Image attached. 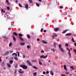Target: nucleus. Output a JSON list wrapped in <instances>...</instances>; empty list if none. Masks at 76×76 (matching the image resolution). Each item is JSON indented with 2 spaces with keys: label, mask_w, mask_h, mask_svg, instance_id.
I'll return each mask as SVG.
<instances>
[{
  "label": "nucleus",
  "mask_w": 76,
  "mask_h": 76,
  "mask_svg": "<svg viewBox=\"0 0 76 76\" xmlns=\"http://www.w3.org/2000/svg\"><path fill=\"white\" fill-rule=\"evenodd\" d=\"M20 67H22L23 69H28V67L27 66H25L24 65L22 64L20 65Z\"/></svg>",
  "instance_id": "obj_1"
},
{
  "label": "nucleus",
  "mask_w": 76,
  "mask_h": 76,
  "mask_svg": "<svg viewBox=\"0 0 76 76\" xmlns=\"http://www.w3.org/2000/svg\"><path fill=\"white\" fill-rule=\"evenodd\" d=\"M58 46L59 47V49L61 50L62 52H64V49H63L62 48H61V45L60 44Z\"/></svg>",
  "instance_id": "obj_2"
},
{
  "label": "nucleus",
  "mask_w": 76,
  "mask_h": 76,
  "mask_svg": "<svg viewBox=\"0 0 76 76\" xmlns=\"http://www.w3.org/2000/svg\"><path fill=\"white\" fill-rule=\"evenodd\" d=\"M48 56V55L46 56L45 57L44 56H42L40 57V58H44L45 59Z\"/></svg>",
  "instance_id": "obj_3"
},
{
  "label": "nucleus",
  "mask_w": 76,
  "mask_h": 76,
  "mask_svg": "<svg viewBox=\"0 0 76 76\" xmlns=\"http://www.w3.org/2000/svg\"><path fill=\"white\" fill-rule=\"evenodd\" d=\"M26 62L30 66H33V65L31 64V63L28 60H27Z\"/></svg>",
  "instance_id": "obj_4"
},
{
  "label": "nucleus",
  "mask_w": 76,
  "mask_h": 76,
  "mask_svg": "<svg viewBox=\"0 0 76 76\" xmlns=\"http://www.w3.org/2000/svg\"><path fill=\"white\" fill-rule=\"evenodd\" d=\"M13 38V39L14 41V42H16V38L14 36H13L12 37Z\"/></svg>",
  "instance_id": "obj_5"
},
{
  "label": "nucleus",
  "mask_w": 76,
  "mask_h": 76,
  "mask_svg": "<svg viewBox=\"0 0 76 76\" xmlns=\"http://www.w3.org/2000/svg\"><path fill=\"white\" fill-rule=\"evenodd\" d=\"M64 69H65L66 71H67V69H66V66L65 65H64Z\"/></svg>",
  "instance_id": "obj_6"
},
{
  "label": "nucleus",
  "mask_w": 76,
  "mask_h": 76,
  "mask_svg": "<svg viewBox=\"0 0 76 76\" xmlns=\"http://www.w3.org/2000/svg\"><path fill=\"white\" fill-rule=\"evenodd\" d=\"M72 34L71 33H67L66 34V36H72Z\"/></svg>",
  "instance_id": "obj_7"
},
{
  "label": "nucleus",
  "mask_w": 76,
  "mask_h": 76,
  "mask_svg": "<svg viewBox=\"0 0 76 76\" xmlns=\"http://www.w3.org/2000/svg\"><path fill=\"white\" fill-rule=\"evenodd\" d=\"M25 8L26 9H28V5L27 4H26Z\"/></svg>",
  "instance_id": "obj_8"
},
{
  "label": "nucleus",
  "mask_w": 76,
  "mask_h": 76,
  "mask_svg": "<svg viewBox=\"0 0 76 76\" xmlns=\"http://www.w3.org/2000/svg\"><path fill=\"white\" fill-rule=\"evenodd\" d=\"M19 39H20V40H21V41H24V40H23V39H22V37H19Z\"/></svg>",
  "instance_id": "obj_9"
},
{
  "label": "nucleus",
  "mask_w": 76,
  "mask_h": 76,
  "mask_svg": "<svg viewBox=\"0 0 76 76\" xmlns=\"http://www.w3.org/2000/svg\"><path fill=\"white\" fill-rule=\"evenodd\" d=\"M59 29L58 28H56L55 29L54 31L55 32H57L58 30Z\"/></svg>",
  "instance_id": "obj_10"
},
{
  "label": "nucleus",
  "mask_w": 76,
  "mask_h": 76,
  "mask_svg": "<svg viewBox=\"0 0 76 76\" xmlns=\"http://www.w3.org/2000/svg\"><path fill=\"white\" fill-rule=\"evenodd\" d=\"M13 34L14 35L16 36H17L18 35V34L16 32H14Z\"/></svg>",
  "instance_id": "obj_11"
},
{
  "label": "nucleus",
  "mask_w": 76,
  "mask_h": 76,
  "mask_svg": "<svg viewBox=\"0 0 76 76\" xmlns=\"http://www.w3.org/2000/svg\"><path fill=\"white\" fill-rule=\"evenodd\" d=\"M42 42L44 43V44H47V43L45 41H44V40H42Z\"/></svg>",
  "instance_id": "obj_12"
},
{
  "label": "nucleus",
  "mask_w": 76,
  "mask_h": 76,
  "mask_svg": "<svg viewBox=\"0 0 76 76\" xmlns=\"http://www.w3.org/2000/svg\"><path fill=\"white\" fill-rule=\"evenodd\" d=\"M50 74H51V75H52V76H53L54 75V74H53V72L51 71H50Z\"/></svg>",
  "instance_id": "obj_13"
},
{
  "label": "nucleus",
  "mask_w": 76,
  "mask_h": 76,
  "mask_svg": "<svg viewBox=\"0 0 76 76\" xmlns=\"http://www.w3.org/2000/svg\"><path fill=\"white\" fill-rule=\"evenodd\" d=\"M33 68L34 69H38L37 68V67H36V66H34L33 67Z\"/></svg>",
  "instance_id": "obj_14"
},
{
  "label": "nucleus",
  "mask_w": 76,
  "mask_h": 76,
  "mask_svg": "<svg viewBox=\"0 0 76 76\" xmlns=\"http://www.w3.org/2000/svg\"><path fill=\"white\" fill-rule=\"evenodd\" d=\"M70 68H71V69H72V70H74V69H75V68H74L73 66H71V67H70Z\"/></svg>",
  "instance_id": "obj_15"
},
{
  "label": "nucleus",
  "mask_w": 76,
  "mask_h": 76,
  "mask_svg": "<svg viewBox=\"0 0 76 76\" xmlns=\"http://www.w3.org/2000/svg\"><path fill=\"white\" fill-rule=\"evenodd\" d=\"M13 61H12V60H11L10 61V63L11 64H12L13 63Z\"/></svg>",
  "instance_id": "obj_16"
},
{
  "label": "nucleus",
  "mask_w": 76,
  "mask_h": 76,
  "mask_svg": "<svg viewBox=\"0 0 76 76\" xmlns=\"http://www.w3.org/2000/svg\"><path fill=\"white\" fill-rule=\"evenodd\" d=\"M25 44L24 42L23 43H20V45L22 46L24 45H25Z\"/></svg>",
  "instance_id": "obj_17"
},
{
  "label": "nucleus",
  "mask_w": 76,
  "mask_h": 76,
  "mask_svg": "<svg viewBox=\"0 0 76 76\" xmlns=\"http://www.w3.org/2000/svg\"><path fill=\"white\" fill-rule=\"evenodd\" d=\"M7 66L9 67H11V66L9 64H8V63L7 64Z\"/></svg>",
  "instance_id": "obj_18"
},
{
  "label": "nucleus",
  "mask_w": 76,
  "mask_h": 76,
  "mask_svg": "<svg viewBox=\"0 0 76 76\" xmlns=\"http://www.w3.org/2000/svg\"><path fill=\"white\" fill-rule=\"evenodd\" d=\"M68 53L69 54V58H70L71 57V54L70 53L68 52Z\"/></svg>",
  "instance_id": "obj_19"
},
{
  "label": "nucleus",
  "mask_w": 76,
  "mask_h": 76,
  "mask_svg": "<svg viewBox=\"0 0 76 76\" xmlns=\"http://www.w3.org/2000/svg\"><path fill=\"white\" fill-rule=\"evenodd\" d=\"M15 55V57H17V54H16L15 53H13V54H12V55Z\"/></svg>",
  "instance_id": "obj_20"
},
{
  "label": "nucleus",
  "mask_w": 76,
  "mask_h": 76,
  "mask_svg": "<svg viewBox=\"0 0 76 76\" xmlns=\"http://www.w3.org/2000/svg\"><path fill=\"white\" fill-rule=\"evenodd\" d=\"M27 37L28 39H30V36L29 35V34H28L27 35Z\"/></svg>",
  "instance_id": "obj_21"
},
{
  "label": "nucleus",
  "mask_w": 76,
  "mask_h": 76,
  "mask_svg": "<svg viewBox=\"0 0 76 76\" xmlns=\"http://www.w3.org/2000/svg\"><path fill=\"white\" fill-rule=\"evenodd\" d=\"M51 50L53 52H55V50H54V49H51Z\"/></svg>",
  "instance_id": "obj_22"
},
{
  "label": "nucleus",
  "mask_w": 76,
  "mask_h": 76,
  "mask_svg": "<svg viewBox=\"0 0 76 76\" xmlns=\"http://www.w3.org/2000/svg\"><path fill=\"white\" fill-rule=\"evenodd\" d=\"M74 40V39L73 38H72V41L74 42V43H75V41Z\"/></svg>",
  "instance_id": "obj_23"
},
{
  "label": "nucleus",
  "mask_w": 76,
  "mask_h": 76,
  "mask_svg": "<svg viewBox=\"0 0 76 76\" xmlns=\"http://www.w3.org/2000/svg\"><path fill=\"white\" fill-rule=\"evenodd\" d=\"M12 45V43L10 42L9 44V46L10 47Z\"/></svg>",
  "instance_id": "obj_24"
},
{
  "label": "nucleus",
  "mask_w": 76,
  "mask_h": 76,
  "mask_svg": "<svg viewBox=\"0 0 76 76\" xmlns=\"http://www.w3.org/2000/svg\"><path fill=\"white\" fill-rule=\"evenodd\" d=\"M1 11H2V12H4V13H5V12H5L4 10H3V9H2V10H1Z\"/></svg>",
  "instance_id": "obj_25"
},
{
  "label": "nucleus",
  "mask_w": 76,
  "mask_h": 76,
  "mask_svg": "<svg viewBox=\"0 0 76 76\" xmlns=\"http://www.w3.org/2000/svg\"><path fill=\"white\" fill-rule=\"evenodd\" d=\"M19 6L20 7H22V5L20 3H19Z\"/></svg>",
  "instance_id": "obj_26"
},
{
  "label": "nucleus",
  "mask_w": 76,
  "mask_h": 76,
  "mask_svg": "<svg viewBox=\"0 0 76 76\" xmlns=\"http://www.w3.org/2000/svg\"><path fill=\"white\" fill-rule=\"evenodd\" d=\"M37 6L39 7V4L37 3H36Z\"/></svg>",
  "instance_id": "obj_27"
},
{
  "label": "nucleus",
  "mask_w": 76,
  "mask_h": 76,
  "mask_svg": "<svg viewBox=\"0 0 76 76\" xmlns=\"http://www.w3.org/2000/svg\"><path fill=\"white\" fill-rule=\"evenodd\" d=\"M19 35L20 37H22V34H21V33L20 34H19Z\"/></svg>",
  "instance_id": "obj_28"
},
{
  "label": "nucleus",
  "mask_w": 76,
  "mask_h": 76,
  "mask_svg": "<svg viewBox=\"0 0 76 76\" xmlns=\"http://www.w3.org/2000/svg\"><path fill=\"white\" fill-rule=\"evenodd\" d=\"M43 31V29L42 28L40 30V31L41 32H42Z\"/></svg>",
  "instance_id": "obj_29"
},
{
  "label": "nucleus",
  "mask_w": 76,
  "mask_h": 76,
  "mask_svg": "<svg viewBox=\"0 0 76 76\" xmlns=\"http://www.w3.org/2000/svg\"><path fill=\"white\" fill-rule=\"evenodd\" d=\"M56 42H54V43H53V45H54V47H56Z\"/></svg>",
  "instance_id": "obj_30"
},
{
  "label": "nucleus",
  "mask_w": 76,
  "mask_h": 76,
  "mask_svg": "<svg viewBox=\"0 0 76 76\" xmlns=\"http://www.w3.org/2000/svg\"><path fill=\"white\" fill-rule=\"evenodd\" d=\"M73 51L75 53V54H76V49H73Z\"/></svg>",
  "instance_id": "obj_31"
},
{
  "label": "nucleus",
  "mask_w": 76,
  "mask_h": 76,
  "mask_svg": "<svg viewBox=\"0 0 76 76\" xmlns=\"http://www.w3.org/2000/svg\"><path fill=\"white\" fill-rule=\"evenodd\" d=\"M37 72H34V76H36V75H37Z\"/></svg>",
  "instance_id": "obj_32"
},
{
  "label": "nucleus",
  "mask_w": 76,
  "mask_h": 76,
  "mask_svg": "<svg viewBox=\"0 0 76 76\" xmlns=\"http://www.w3.org/2000/svg\"><path fill=\"white\" fill-rule=\"evenodd\" d=\"M17 53L18 54V57H19V56H20V53H19V52H17Z\"/></svg>",
  "instance_id": "obj_33"
},
{
  "label": "nucleus",
  "mask_w": 76,
  "mask_h": 76,
  "mask_svg": "<svg viewBox=\"0 0 76 76\" xmlns=\"http://www.w3.org/2000/svg\"><path fill=\"white\" fill-rule=\"evenodd\" d=\"M29 2H30V3H31V4L33 3V2L32 1V0H29Z\"/></svg>",
  "instance_id": "obj_34"
},
{
  "label": "nucleus",
  "mask_w": 76,
  "mask_h": 76,
  "mask_svg": "<svg viewBox=\"0 0 76 76\" xmlns=\"http://www.w3.org/2000/svg\"><path fill=\"white\" fill-rule=\"evenodd\" d=\"M17 69H16L15 70L14 74H16L17 73Z\"/></svg>",
  "instance_id": "obj_35"
},
{
  "label": "nucleus",
  "mask_w": 76,
  "mask_h": 76,
  "mask_svg": "<svg viewBox=\"0 0 76 76\" xmlns=\"http://www.w3.org/2000/svg\"><path fill=\"white\" fill-rule=\"evenodd\" d=\"M39 64L40 65H42V64L41 62V61H39Z\"/></svg>",
  "instance_id": "obj_36"
},
{
  "label": "nucleus",
  "mask_w": 76,
  "mask_h": 76,
  "mask_svg": "<svg viewBox=\"0 0 76 76\" xmlns=\"http://www.w3.org/2000/svg\"><path fill=\"white\" fill-rule=\"evenodd\" d=\"M14 59H15L16 60H18V58L17 57H15L14 58Z\"/></svg>",
  "instance_id": "obj_37"
},
{
  "label": "nucleus",
  "mask_w": 76,
  "mask_h": 76,
  "mask_svg": "<svg viewBox=\"0 0 76 76\" xmlns=\"http://www.w3.org/2000/svg\"><path fill=\"white\" fill-rule=\"evenodd\" d=\"M66 31H67V30H65L64 31V32H63V34H64V33H65V32H66Z\"/></svg>",
  "instance_id": "obj_38"
},
{
  "label": "nucleus",
  "mask_w": 76,
  "mask_h": 76,
  "mask_svg": "<svg viewBox=\"0 0 76 76\" xmlns=\"http://www.w3.org/2000/svg\"><path fill=\"white\" fill-rule=\"evenodd\" d=\"M9 53V52H6V53H5V54L7 55Z\"/></svg>",
  "instance_id": "obj_39"
},
{
  "label": "nucleus",
  "mask_w": 76,
  "mask_h": 76,
  "mask_svg": "<svg viewBox=\"0 0 76 76\" xmlns=\"http://www.w3.org/2000/svg\"><path fill=\"white\" fill-rule=\"evenodd\" d=\"M68 44H67V43H66L65 44V46L66 47H68Z\"/></svg>",
  "instance_id": "obj_40"
},
{
  "label": "nucleus",
  "mask_w": 76,
  "mask_h": 76,
  "mask_svg": "<svg viewBox=\"0 0 76 76\" xmlns=\"http://www.w3.org/2000/svg\"><path fill=\"white\" fill-rule=\"evenodd\" d=\"M18 67V64H16V66H15V68H17Z\"/></svg>",
  "instance_id": "obj_41"
},
{
  "label": "nucleus",
  "mask_w": 76,
  "mask_h": 76,
  "mask_svg": "<svg viewBox=\"0 0 76 76\" xmlns=\"http://www.w3.org/2000/svg\"><path fill=\"white\" fill-rule=\"evenodd\" d=\"M66 49L67 50H68L69 52H70V50L69 49V48H66Z\"/></svg>",
  "instance_id": "obj_42"
},
{
  "label": "nucleus",
  "mask_w": 76,
  "mask_h": 76,
  "mask_svg": "<svg viewBox=\"0 0 76 76\" xmlns=\"http://www.w3.org/2000/svg\"><path fill=\"white\" fill-rule=\"evenodd\" d=\"M7 9L8 10H10V8L9 7H7Z\"/></svg>",
  "instance_id": "obj_43"
},
{
  "label": "nucleus",
  "mask_w": 76,
  "mask_h": 76,
  "mask_svg": "<svg viewBox=\"0 0 76 76\" xmlns=\"http://www.w3.org/2000/svg\"><path fill=\"white\" fill-rule=\"evenodd\" d=\"M27 48H30V46L28 45L27 46Z\"/></svg>",
  "instance_id": "obj_44"
},
{
  "label": "nucleus",
  "mask_w": 76,
  "mask_h": 76,
  "mask_svg": "<svg viewBox=\"0 0 76 76\" xmlns=\"http://www.w3.org/2000/svg\"><path fill=\"white\" fill-rule=\"evenodd\" d=\"M3 38L4 39H5L6 38V36H3Z\"/></svg>",
  "instance_id": "obj_45"
},
{
  "label": "nucleus",
  "mask_w": 76,
  "mask_h": 76,
  "mask_svg": "<svg viewBox=\"0 0 76 76\" xmlns=\"http://www.w3.org/2000/svg\"><path fill=\"white\" fill-rule=\"evenodd\" d=\"M55 38V36L54 35L53 36L52 38L54 39Z\"/></svg>",
  "instance_id": "obj_46"
},
{
  "label": "nucleus",
  "mask_w": 76,
  "mask_h": 76,
  "mask_svg": "<svg viewBox=\"0 0 76 76\" xmlns=\"http://www.w3.org/2000/svg\"><path fill=\"white\" fill-rule=\"evenodd\" d=\"M60 8L61 9H62L63 8V6H60Z\"/></svg>",
  "instance_id": "obj_47"
},
{
  "label": "nucleus",
  "mask_w": 76,
  "mask_h": 76,
  "mask_svg": "<svg viewBox=\"0 0 76 76\" xmlns=\"http://www.w3.org/2000/svg\"><path fill=\"white\" fill-rule=\"evenodd\" d=\"M7 5H9L10 4V3L8 2H7Z\"/></svg>",
  "instance_id": "obj_48"
},
{
  "label": "nucleus",
  "mask_w": 76,
  "mask_h": 76,
  "mask_svg": "<svg viewBox=\"0 0 76 76\" xmlns=\"http://www.w3.org/2000/svg\"><path fill=\"white\" fill-rule=\"evenodd\" d=\"M46 73L45 72H43V74L44 75H45V74Z\"/></svg>",
  "instance_id": "obj_49"
},
{
  "label": "nucleus",
  "mask_w": 76,
  "mask_h": 76,
  "mask_svg": "<svg viewBox=\"0 0 76 76\" xmlns=\"http://www.w3.org/2000/svg\"><path fill=\"white\" fill-rule=\"evenodd\" d=\"M37 40L38 41H39L40 40V39L39 38H37Z\"/></svg>",
  "instance_id": "obj_50"
},
{
  "label": "nucleus",
  "mask_w": 76,
  "mask_h": 76,
  "mask_svg": "<svg viewBox=\"0 0 76 76\" xmlns=\"http://www.w3.org/2000/svg\"><path fill=\"white\" fill-rule=\"evenodd\" d=\"M46 73L47 74H49V72L48 71H47L46 72Z\"/></svg>",
  "instance_id": "obj_51"
},
{
  "label": "nucleus",
  "mask_w": 76,
  "mask_h": 76,
  "mask_svg": "<svg viewBox=\"0 0 76 76\" xmlns=\"http://www.w3.org/2000/svg\"><path fill=\"white\" fill-rule=\"evenodd\" d=\"M41 52L42 53H44V50H41Z\"/></svg>",
  "instance_id": "obj_52"
},
{
  "label": "nucleus",
  "mask_w": 76,
  "mask_h": 76,
  "mask_svg": "<svg viewBox=\"0 0 76 76\" xmlns=\"http://www.w3.org/2000/svg\"><path fill=\"white\" fill-rule=\"evenodd\" d=\"M43 32H46V30H44L43 31Z\"/></svg>",
  "instance_id": "obj_53"
},
{
  "label": "nucleus",
  "mask_w": 76,
  "mask_h": 76,
  "mask_svg": "<svg viewBox=\"0 0 76 76\" xmlns=\"http://www.w3.org/2000/svg\"><path fill=\"white\" fill-rule=\"evenodd\" d=\"M15 2H16V3H18V0H16L15 1Z\"/></svg>",
  "instance_id": "obj_54"
},
{
  "label": "nucleus",
  "mask_w": 76,
  "mask_h": 76,
  "mask_svg": "<svg viewBox=\"0 0 76 76\" xmlns=\"http://www.w3.org/2000/svg\"><path fill=\"white\" fill-rule=\"evenodd\" d=\"M19 72L20 74L22 73V72H21V71H19Z\"/></svg>",
  "instance_id": "obj_55"
},
{
  "label": "nucleus",
  "mask_w": 76,
  "mask_h": 76,
  "mask_svg": "<svg viewBox=\"0 0 76 76\" xmlns=\"http://www.w3.org/2000/svg\"><path fill=\"white\" fill-rule=\"evenodd\" d=\"M4 64V61L3 62V65H4V64Z\"/></svg>",
  "instance_id": "obj_56"
},
{
  "label": "nucleus",
  "mask_w": 76,
  "mask_h": 76,
  "mask_svg": "<svg viewBox=\"0 0 76 76\" xmlns=\"http://www.w3.org/2000/svg\"><path fill=\"white\" fill-rule=\"evenodd\" d=\"M23 57L24 58H25V55H23Z\"/></svg>",
  "instance_id": "obj_57"
},
{
  "label": "nucleus",
  "mask_w": 76,
  "mask_h": 76,
  "mask_svg": "<svg viewBox=\"0 0 76 76\" xmlns=\"http://www.w3.org/2000/svg\"><path fill=\"white\" fill-rule=\"evenodd\" d=\"M66 73L67 74V75H68L69 74V73H68L67 72H66Z\"/></svg>",
  "instance_id": "obj_58"
},
{
  "label": "nucleus",
  "mask_w": 76,
  "mask_h": 76,
  "mask_svg": "<svg viewBox=\"0 0 76 76\" xmlns=\"http://www.w3.org/2000/svg\"><path fill=\"white\" fill-rule=\"evenodd\" d=\"M74 45L75 47H76V43H74Z\"/></svg>",
  "instance_id": "obj_59"
},
{
  "label": "nucleus",
  "mask_w": 76,
  "mask_h": 76,
  "mask_svg": "<svg viewBox=\"0 0 76 76\" xmlns=\"http://www.w3.org/2000/svg\"><path fill=\"white\" fill-rule=\"evenodd\" d=\"M6 2H7V3H8V0H6Z\"/></svg>",
  "instance_id": "obj_60"
},
{
  "label": "nucleus",
  "mask_w": 76,
  "mask_h": 76,
  "mask_svg": "<svg viewBox=\"0 0 76 76\" xmlns=\"http://www.w3.org/2000/svg\"><path fill=\"white\" fill-rule=\"evenodd\" d=\"M34 60H32V62H34Z\"/></svg>",
  "instance_id": "obj_61"
},
{
  "label": "nucleus",
  "mask_w": 76,
  "mask_h": 76,
  "mask_svg": "<svg viewBox=\"0 0 76 76\" xmlns=\"http://www.w3.org/2000/svg\"><path fill=\"white\" fill-rule=\"evenodd\" d=\"M31 34H32V35H33L34 34V33L33 32H32L31 33Z\"/></svg>",
  "instance_id": "obj_62"
},
{
  "label": "nucleus",
  "mask_w": 76,
  "mask_h": 76,
  "mask_svg": "<svg viewBox=\"0 0 76 76\" xmlns=\"http://www.w3.org/2000/svg\"><path fill=\"white\" fill-rule=\"evenodd\" d=\"M61 76H66L65 75H61Z\"/></svg>",
  "instance_id": "obj_63"
},
{
  "label": "nucleus",
  "mask_w": 76,
  "mask_h": 76,
  "mask_svg": "<svg viewBox=\"0 0 76 76\" xmlns=\"http://www.w3.org/2000/svg\"><path fill=\"white\" fill-rule=\"evenodd\" d=\"M42 0H39V1L40 2H41Z\"/></svg>",
  "instance_id": "obj_64"
}]
</instances>
